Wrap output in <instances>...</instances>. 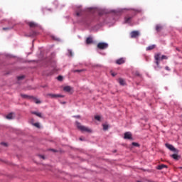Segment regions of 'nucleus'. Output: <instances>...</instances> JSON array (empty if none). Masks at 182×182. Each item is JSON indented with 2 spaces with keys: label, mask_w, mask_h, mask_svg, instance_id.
Wrapping results in <instances>:
<instances>
[{
  "label": "nucleus",
  "mask_w": 182,
  "mask_h": 182,
  "mask_svg": "<svg viewBox=\"0 0 182 182\" xmlns=\"http://www.w3.org/2000/svg\"><path fill=\"white\" fill-rule=\"evenodd\" d=\"M154 58L156 60V64L158 68H159V62L160 60H163L164 59H168L167 56L161 55V54H160V53L156 54L155 56H154Z\"/></svg>",
  "instance_id": "f257e3e1"
},
{
  "label": "nucleus",
  "mask_w": 182,
  "mask_h": 182,
  "mask_svg": "<svg viewBox=\"0 0 182 182\" xmlns=\"http://www.w3.org/2000/svg\"><path fill=\"white\" fill-rule=\"evenodd\" d=\"M76 124H77V127L81 130V132H87V133H90V132H92L90 129H89V128L85 127V126H82V124H80V123L76 122Z\"/></svg>",
  "instance_id": "f03ea898"
},
{
  "label": "nucleus",
  "mask_w": 182,
  "mask_h": 182,
  "mask_svg": "<svg viewBox=\"0 0 182 182\" xmlns=\"http://www.w3.org/2000/svg\"><path fill=\"white\" fill-rule=\"evenodd\" d=\"M109 44L107 43H99L97 44L98 49H107Z\"/></svg>",
  "instance_id": "7ed1b4c3"
},
{
  "label": "nucleus",
  "mask_w": 182,
  "mask_h": 182,
  "mask_svg": "<svg viewBox=\"0 0 182 182\" xmlns=\"http://www.w3.org/2000/svg\"><path fill=\"white\" fill-rule=\"evenodd\" d=\"M47 96H49L51 99H56L57 97H63V95L60 94H48Z\"/></svg>",
  "instance_id": "20e7f679"
},
{
  "label": "nucleus",
  "mask_w": 182,
  "mask_h": 182,
  "mask_svg": "<svg viewBox=\"0 0 182 182\" xmlns=\"http://www.w3.org/2000/svg\"><path fill=\"white\" fill-rule=\"evenodd\" d=\"M165 146H166V147H167V149L171 150V151H174L175 153H176V151H177V149H176V148H174V146L171 144H166Z\"/></svg>",
  "instance_id": "39448f33"
},
{
  "label": "nucleus",
  "mask_w": 182,
  "mask_h": 182,
  "mask_svg": "<svg viewBox=\"0 0 182 182\" xmlns=\"http://www.w3.org/2000/svg\"><path fill=\"white\" fill-rule=\"evenodd\" d=\"M140 35V33L137 31L131 32V38H137Z\"/></svg>",
  "instance_id": "423d86ee"
},
{
  "label": "nucleus",
  "mask_w": 182,
  "mask_h": 182,
  "mask_svg": "<svg viewBox=\"0 0 182 182\" xmlns=\"http://www.w3.org/2000/svg\"><path fill=\"white\" fill-rule=\"evenodd\" d=\"M124 139L130 140L132 139V133L131 132H125Z\"/></svg>",
  "instance_id": "0eeeda50"
},
{
  "label": "nucleus",
  "mask_w": 182,
  "mask_h": 182,
  "mask_svg": "<svg viewBox=\"0 0 182 182\" xmlns=\"http://www.w3.org/2000/svg\"><path fill=\"white\" fill-rule=\"evenodd\" d=\"M124 23H128L129 25H132V17H125Z\"/></svg>",
  "instance_id": "6e6552de"
},
{
  "label": "nucleus",
  "mask_w": 182,
  "mask_h": 182,
  "mask_svg": "<svg viewBox=\"0 0 182 182\" xmlns=\"http://www.w3.org/2000/svg\"><path fill=\"white\" fill-rule=\"evenodd\" d=\"M124 62H125L124 58H119V59L117 60L116 63L117 65H123V63H124Z\"/></svg>",
  "instance_id": "1a4fd4ad"
},
{
  "label": "nucleus",
  "mask_w": 182,
  "mask_h": 182,
  "mask_svg": "<svg viewBox=\"0 0 182 182\" xmlns=\"http://www.w3.org/2000/svg\"><path fill=\"white\" fill-rule=\"evenodd\" d=\"M28 25H29L30 28H35V27L38 26V24H36L35 22H32V21L29 22Z\"/></svg>",
  "instance_id": "9d476101"
},
{
  "label": "nucleus",
  "mask_w": 182,
  "mask_h": 182,
  "mask_svg": "<svg viewBox=\"0 0 182 182\" xmlns=\"http://www.w3.org/2000/svg\"><path fill=\"white\" fill-rule=\"evenodd\" d=\"M171 157H172V159H173L174 160H178V159H180V156L176 154L171 155Z\"/></svg>",
  "instance_id": "9b49d317"
},
{
  "label": "nucleus",
  "mask_w": 182,
  "mask_h": 182,
  "mask_svg": "<svg viewBox=\"0 0 182 182\" xmlns=\"http://www.w3.org/2000/svg\"><path fill=\"white\" fill-rule=\"evenodd\" d=\"M163 168H167V166L162 164L157 166L158 170H163Z\"/></svg>",
  "instance_id": "f8f14e48"
},
{
  "label": "nucleus",
  "mask_w": 182,
  "mask_h": 182,
  "mask_svg": "<svg viewBox=\"0 0 182 182\" xmlns=\"http://www.w3.org/2000/svg\"><path fill=\"white\" fill-rule=\"evenodd\" d=\"M92 42H93V38H92V37H88L87 39H86V43L87 45H89V43H92Z\"/></svg>",
  "instance_id": "ddd939ff"
},
{
  "label": "nucleus",
  "mask_w": 182,
  "mask_h": 182,
  "mask_svg": "<svg viewBox=\"0 0 182 182\" xmlns=\"http://www.w3.org/2000/svg\"><path fill=\"white\" fill-rule=\"evenodd\" d=\"M14 118V114L10 113L6 116V119H8L9 120H11Z\"/></svg>",
  "instance_id": "4468645a"
},
{
  "label": "nucleus",
  "mask_w": 182,
  "mask_h": 182,
  "mask_svg": "<svg viewBox=\"0 0 182 182\" xmlns=\"http://www.w3.org/2000/svg\"><path fill=\"white\" fill-rule=\"evenodd\" d=\"M63 90L65 92H70V90H72V88L70 87V86H65L64 87Z\"/></svg>",
  "instance_id": "2eb2a0df"
},
{
  "label": "nucleus",
  "mask_w": 182,
  "mask_h": 182,
  "mask_svg": "<svg viewBox=\"0 0 182 182\" xmlns=\"http://www.w3.org/2000/svg\"><path fill=\"white\" fill-rule=\"evenodd\" d=\"M156 48V45L149 46L146 48V50H151L152 49H154Z\"/></svg>",
  "instance_id": "dca6fc26"
},
{
  "label": "nucleus",
  "mask_w": 182,
  "mask_h": 182,
  "mask_svg": "<svg viewBox=\"0 0 182 182\" xmlns=\"http://www.w3.org/2000/svg\"><path fill=\"white\" fill-rule=\"evenodd\" d=\"M119 83L120 85H122V86H124L125 83H124V80L122 79V78H119Z\"/></svg>",
  "instance_id": "f3484780"
},
{
  "label": "nucleus",
  "mask_w": 182,
  "mask_h": 182,
  "mask_svg": "<svg viewBox=\"0 0 182 182\" xmlns=\"http://www.w3.org/2000/svg\"><path fill=\"white\" fill-rule=\"evenodd\" d=\"M33 114H36V116H38V117H42V114L41 112H33Z\"/></svg>",
  "instance_id": "a211bd4d"
},
{
  "label": "nucleus",
  "mask_w": 182,
  "mask_h": 182,
  "mask_svg": "<svg viewBox=\"0 0 182 182\" xmlns=\"http://www.w3.org/2000/svg\"><path fill=\"white\" fill-rule=\"evenodd\" d=\"M33 126H35V127H37L38 129H39L41 127L39 122L33 124Z\"/></svg>",
  "instance_id": "6ab92c4d"
},
{
  "label": "nucleus",
  "mask_w": 182,
  "mask_h": 182,
  "mask_svg": "<svg viewBox=\"0 0 182 182\" xmlns=\"http://www.w3.org/2000/svg\"><path fill=\"white\" fill-rule=\"evenodd\" d=\"M103 129L104 130H107V129H109V125L104 124L103 125Z\"/></svg>",
  "instance_id": "aec40b11"
},
{
  "label": "nucleus",
  "mask_w": 182,
  "mask_h": 182,
  "mask_svg": "<svg viewBox=\"0 0 182 182\" xmlns=\"http://www.w3.org/2000/svg\"><path fill=\"white\" fill-rule=\"evenodd\" d=\"M160 29H161V26H160V25H156V30L157 31V32H159V31H160Z\"/></svg>",
  "instance_id": "412c9836"
},
{
  "label": "nucleus",
  "mask_w": 182,
  "mask_h": 182,
  "mask_svg": "<svg viewBox=\"0 0 182 182\" xmlns=\"http://www.w3.org/2000/svg\"><path fill=\"white\" fill-rule=\"evenodd\" d=\"M68 56H73V52H72V50H68Z\"/></svg>",
  "instance_id": "4be33fe9"
},
{
  "label": "nucleus",
  "mask_w": 182,
  "mask_h": 182,
  "mask_svg": "<svg viewBox=\"0 0 182 182\" xmlns=\"http://www.w3.org/2000/svg\"><path fill=\"white\" fill-rule=\"evenodd\" d=\"M95 120H97L98 122H100V115H97L95 117Z\"/></svg>",
  "instance_id": "5701e85b"
},
{
  "label": "nucleus",
  "mask_w": 182,
  "mask_h": 182,
  "mask_svg": "<svg viewBox=\"0 0 182 182\" xmlns=\"http://www.w3.org/2000/svg\"><path fill=\"white\" fill-rule=\"evenodd\" d=\"M58 80H59L60 82L63 80V77L59 75L58 77H57Z\"/></svg>",
  "instance_id": "b1692460"
},
{
  "label": "nucleus",
  "mask_w": 182,
  "mask_h": 182,
  "mask_svg": "<svg viewBox=\"0 0 182 182\" xmlns=\"http://www.w3.org/2000/svg\"><path fill=\"white\" fill-rule=\"evenodd\" d=\"M25 77V76L22 75V76H19L18 77V80H22V79H23Z\"/></svg>",
  "instance_id": "393cba45"
},
{
  "label": "nucleus",
  "mask_w": 182,
  "mask_h": 182,
  "mask_svg": "<svg viewBox=\"0 0 182 182\" xmlns=\"http://www.w3.org/2000/svg\"><path fill=\"white\" fill-rule=\"evenodd\" d=\"M132 146H134L135 147H139V144H137L136 142H133Z\"/></svg>",
  "instance_id": "a878e982"
},
{
  "label": "nucleus",
  "mask_w": 182,
  "mask_h": 182,
  "mask_svg": "<svg viewBox=\"0 0 182 182\" xmlns=\"http://www.w3.org/2000/svg\"><path fill=\"white\" fill-rule=\"evenodd\" d=\"M35 103H36V105H38V103H41V101L38 99L34 100Z\"/></svg>",
  "instance_id": "bb28decb"
},
{
  "label": "nucleus",
  "mask_w": 182,
  "mask_h": 182,
  "mask_svg": "<svg viewBox=\"0 0 182 182\" xmlns=\"http://www.w3.org/2000/svg\"><path fill=\"white\" fill-rule=\"evenodd\" d=\"M112 12H113L114 14H117L118 11L116 10H112Z\"/></svg>",
  "instance_id": "cd10ccee"
},
{
  "label": "nucleus",
  "mask_w": 182,
  "mask_h": 182,
  "mask_svg": "<svg viewBox=\"0 0 182 182\" xmlns=\"http://www.w3.org/2000/svg\"><path fill=\"white\" fill-rule=\"evenodd\" d=\"M165 69H166V70H170V68H168V66H166V67L165 68Z\"/></svg>",
  "instance_id": "c85d7f7f"
},
{
  "label": "nucleus",
  "mask_w": 182,
  "mask_h": 182,
  "mask_svg": "<svg viewBox=\"0 0 182 182\" xmlns=\"http://www.w3.org/2000/svg\"><path fill=\"white\" fill-rule=\"evenodd\" d=\"M80 13L76 12V16H80Z\"/></svg>",
  "instance_id": "c756f323"
},
{
  "label": "nucleus",
  "mask_w": 182,
  "mask_h": 182,
  "mask_svg": "<svg viewBox=\"0 0 182 182\" xmlns=\"http://www.w3.org/2000/svg\"><path fill=\"white\" fill-rule=\"evenodd\" d=\"M1 144H2L3 146H7L6 143H5V142L1 143Z\"/></svg>",
  "instance_id": "7c9ffc66"
},
{
  "label": "nucleus",
  "mask_w": 182,
  "mask_h": 182,
  "mask_svg": "<svg viewBox=\"0 0 182 182\" xmlns=\"http://www.w3.org/2000/svg\"><path fill=\"white\" fill-rule=\"evenodd\" d=\"M74 117H77V119H79V117H80V116L77 115V116H74Z\"/></svg>",
  "instance_id": "2f4dec72"
},
{
  "label": "nucleus",
  "mask_w": 182,
  "mask_h": 182,
  "mask_svg": "<svg viewBox=\"0 0 182 182\" xmlns=\"http://www.w3.org/2000/svg\"><path fill=\"white\" fill-rule=\"evenodd\" d=\"M40 157H41V159H45V156H42V155H40Z\"/></svg>",
  "instance_id": "473e14b6"
},
{
  "label": "nucleus",
  "mask_w": 182,
  "mask_h": 182,
  "mask_svg": "<svg viewBox=\"0 0 182 182\" xmlns=\"http://www.w3.org/2000/svg\"><path fill=\"white\" fill-rule=\"evenodd\" d=\"M53 39H55V41H58V39L55 38V37H53Z\"/></svg>",
  "instance_id": "72a5a7b5"
},
{
  "label": "nucleus",
  "mask_w": 182,
  "mask_h": 182,
  "mask_svg": "<svg viewBox=\"0 0 182 182\" xmlns=\"http://www.w3.org/2000/svg\"><path fill=\"white\" fill-rule=\"evenodd\" d=\"M112 76H116V75L114 73H112Z\"/></svg>",
  "instance_id": "f704fd0d"
},
{
  "label": "nucleus",
  "mask_w": 182,
  "mask_h": 182,
  "mask_svg": "<svg viewBox=\"0 0 182 182\" xmlns=\"http://www.w3.org/2000/svg\"><path fill=\"white\" fill-rule=\"evenodd\" d=\"M23 97H26V95H22Z\"/></svg>",
  "instance_id": "c9c22d12"
},
{
  "label": "nucleus",
  "mask_w": 182,
  "mask_h": 182,
  "mask_svg": "<svg viewBox=\"0 0 182 182\" xmlns=\"http://www.w3.org/2000/svg\"><path fill=\"white\" fill-rule=\"evenodd\" d=\"M3 29L5 31V30H6V29H8V28H4Z\"/></svg>",
  "instance_id": "e433bc0d"
},
{
  "label": "nucleus",
  "mask_w": 182,
  "mask_h": 182,
  "mask_svg": "<svg viewBox=\"0 0 182 182\" xmlns=\"http://www.w3.org/2000/svg\"><path fill=\"white\" fill-rule=\"evenodd\" d=\"M80 140H83V139H82V138H80Z\"/></svg>",
  "instance_id": "4c0bfd02"
},
{
  "label": "nucleus",
  "mask_w": 182,
  "mask_h": 182,
  "mask_svg": "<svg viewBox=\"0 0 182 182\" xmlns=\"http://www.w3.org/2000/svg\"><path fill=\"white\" fill-rule=\"evenodd\" d=\"M95 11H97V9H95Z\"/></svg>",
  "instance_id": "58836bf2"
}]
</instances>
